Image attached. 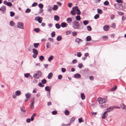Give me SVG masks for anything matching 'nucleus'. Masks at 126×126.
Listing matches in <instances>:
<instances>
[{
  "instance_id": "obj_9",
  "label": "nucleus",
  "mask_w": 126,
  "mask_h": 126,
  "mask_svg": "<svg viewBox=\"0 0 126 126\" xmlns=\"http://www.w3.org/2000/svg\"><path fill=\"white\" fill-rule=\"evenodd\" d=\"M106 111H105L102 116V119H105L107 116L108 114L107 113L108 112Z\"/></svg>"
},
{
  "instance_id": "obj_15",
  "label": "nucleus",
  "mask_w": 126,
  "mask_h": 126,
  "mask_svg": "<svg viewBox=\"0 0 126 126\" xmlns=\"http://www.w3.org/2000/svg\"><path fill=\"white\" fill-rule=\"evenodd\" d=\"M54 18L55 20L56 21H58L59 19V17L57 15H55L54 16Z\"/></svg>"
},
{
  "instance_id": "obj_22",
  "label": "nucleus",
  "mask_w": 126,
  "mask_h": 126,
  "mask_svg": "<svg viewBox=\"0 0 126 126\" xmlns=\"http://www.w3.org/2000/svg\"><path fill=\"white\" fill-rule=\"evenodd\" d=\"M52 73H50L48 75L47 77L49 79H51L52 76Z\"/></svg>"
},
{
  "instance_id": "obj_43",
  "label": "nucleus",
  "mask_w": 126,
  "mask_h": 126,
  "mask_svg": "<svg viewBox=\"0 0 126 126\" xmlns=\"http://www.w3.org/2000/svg\"><path fill=\"white\" fill-rule=\"evenodd\" d=\"M39 60L41 61H42L44 59V57L43 56H41L39 57Z\"/></svg>"
},
{
  "instance_id": "obj_45",
  "label": "nucleus",
  "mask_w": 126,
  "mask_h": 126,
  "mask_svg": "<svg viewBox=\"0 0 126 126\" xmlns=\"http://www.w3.org/2000/svg\"><path fill=\"white\" fill-rule=\"evenodd\" d=\"M15 13L12 11L10 12V16L11 17L15 15Z\"/></svg>"
},
{
  "instance_id": "obj_61",
  "label": "nucleus",
  "mask_w": 126,
  "mask_h": 126,
  "mask_svg": "<svg viewBox=\"0 0 126 126\" xmlns=\"http://www.w3.org/2000/svg\"><path fill=\"white\" fill-rule=\"evenodd\" d=\"M37 5V3L34 2L32 4V6L33 7H34L36 6Z\"/></svg>"
},
{
  "instance_id": "obj_60",
  "label": "nucleus",
  "mask_w": 126,
  "mask_h": 126,
  "mask_svg": "<svg viewBox=\"0 0 126 126\" xmlns=\"http://www.w3.org/2000/svg\"><path fill=\"white\" fill-rule=\"evenodd\" d=\"M77 60H76L74 59L72 61V63L73 64H74L76 63L77 62Z\"/></svg>"
},
{
  "instance_id": "obj_42",
  "label": "nucleus",
  "mask_w": 126,
  "mask_h": 126,
  "mask_svg": "<svg viewBox=\"0 0 126 126\" xmlns=\"http://www.w3.org/2000/svg\"><path fill=\"white\" fill-rule=\"evenodd\" d=\"M10 25L11 26H13L15 25V24L13 21H11L10 22Z\"/></svg>"
},
{
  "instance_id": "obj_5",
  "label": "nucleus",
  "mask_w": 126,
  "mask_h": 126,
  "mask_svg": "<svg viewBox=\"0 0 126 126\" xmlns=\"http://www.w3.org/2000/svg\"><path fill=\"white\" fill-rule=\"evenodd\" d=\"M115 108L119 109L120 108L119 107H116L114 106H112L108 108V109H107V111H107V112H108L110 111H112L114 110V109Z\"/></svg>"
},
{
  "instance_id": "obj_13",
  "label": "nucleus",
  "mask_w": 126,
  "mask_h": 126,
  "mask_svg": "<svg viewBox=\"0 0 126 126\" xmlns=\"http://www.w3.org/2000/svg\"><path fill=\"white\" fill-rule=\"evenodd\" d=\"M66 21L68 23L70 24L72 21V19L71 18H68L67 19Z\"/></svg>"
},
{
  "instance_id": "obj_18",
  "label": "nucleus",
  "mask_w": 126,
  "mask_h": 126,
  "mask_svg": "<svg viewBox=\"0 0 126 126\" xmlns=\"http://www.w3.org/2000/svg\"><path fill=\"white\" fill-rule=\"evenodd\" d=\"M31 95V94L28 93H27L25 95L26 98L28 99L30 98Z\"/></svg>"
},
{
  "instance_id": "obj_19",
  "label": "nucleus",
  "mask_w": 126,
  "mask_h": 126,
  "mask_svg": "<svg viewBox=\"0 0 126 126\" xmlns=\"http://www.w3.org/2000/svg\"><path fill=\"white\" fill-rule=\"evenodd\" d=\"M15 95L16 96H19L21 94V92L19 91H17L15 92Z\"/></svg>"
},
{
  "instance_id": "obj_20",
  "label": "nucleus",
  "mask_w": 126,
  "mask_h": 126,
  "mask_svg": "<svg viewBox=\"0 0 126 126\" xmlns=\"http://www.w3.org/2000/svg\"><path fill=\"white\" fill-rule=\"evenodd\" d=\"M58 8V6L57 5H54L52 8V9L54 10H57Z\"/></svg>"
},
{
  "instance_id": "obj_23",
  "label": "nucleus",
  "mask_w": 126,
  "mask_h": 126,
  "mask_svg": "<svg viewBox=\"0 0 126 126\" xmlns=\"http://www.w3.org/2000/svg\"><path fill=\"white\" fill-rule=\"evenodd\" d=\"M97 11V13L99 14H101L103 13L101 9H98Z\"/></svg>"
},
{
  "instance_id": "obj_33",
  "label": "nucleus",
  "mask_w": 126,
  "mask_h": 126,
  "mask_svg": "<svg viewBox=\"0 0 126 126\" xmlns=\"http://www.w3.org/2000/svg\"><path fill=\"white\" fill-rule=\"evenodd\" d=\"M81 97L82 99L84 100L85 99V96L83 93L81 94Z\"/></svg>"
},
{
  "instance_id": "obj_8",
  "label": "nucleus",
  "mask_w": 126,
  "mask_h": 126,
  "mask_svg": "<svg viewBox=\"0 0 126 126\" xmlns=\"http://www.w3.org/2000/svg\"><path fill=\"white\" fill-rule=\"evenodd\" d=\"M75 11L76 12L77 14L78 15H80L81 14L80 12L79 9H78V7L77 6H75Z\"/></svg>"
},
{
  "instance_id": "obj_37",
  "label": "nucleus",
  "mask_w": 126,
  "mask_h": 126,
  "mask_svg": "<svg viewBox=\"0 0 126 126\" xmlns=\"http://www.w3.org/2000/svg\"><path fill=\"white\" fill-rule=\"evenodd\" d=\"M31 11V10L29 8H27L25 11V13H28L30 12Z\"/></svg>"
},
{
  "instance_id": "obj_38",
  "label": "nucleus",
  "mask_w": 126,
  "mask_h": 126,
  "mask_svg": "<svg viewBox=\"0 0 126 126\" xmlns=\"http://www.w3.org/2000/svg\"><path fill=\"white\" fill-rule=\"evenodd\" d=\"M38 7L41 9H42L43 7V5L42 3H40L38 4Z\"/></svg>"
},
{
  "instance_id": "obj_12",
  "label": "nucleus",
  "mask_w": 126,
  "mask_h": 126,
  "mask_svg": "<svg viewBox=\"0 0 126 126\" xmlns=\"http://www.w3.org/2000/svg\"><path fill=\"white\" fill-rule=\"evenodd\" d=\"M20 109L21 111L23 112H25L26 111V109L23 107H20Z\"/></svg>"
},
{
  "instance_id": "obj_27",
  "label": "nucleus",
  "mask_w": 126,
  "mask_h": 126,
  "mask_svg": "<svg viewBox=\"0 0 126 126\" xmlns=\"http://www.w3.org/2000/svg\"><path fill=\"white\" fill-rule=\"evenodd\" d=\"M62 39V37L60 36H58L57 38V40L58 41H60Z\"/></svg>"
},
{
  "instance_id": "obj_29",
  "label": "nucleus",
  "mask_w": 126,
  "mask_h": 126,
  "mask_svg": "<svg viewBox=\"0 0 126 126\" xmlns=\"http://www.w3.org/2000/svg\"><path fill=\"white\" fill-rule=\"evenodd\" d=\"M86 41H90L91 40V37L90 36H87L86 38Z\"/></svg>"
},
{
  "instance_id": "obj_46",
  "label": "nucleus",
  "mask_w": 126,
  "mask_h": 126,
  "mask_svg": "<svg viewBox=\"0 0 126 126\" xmlns=\"http://www.w3.org/2000/svg\"><path fill=\"white\" fill-rule=\"evenodd\" d=\"M104 4L105 5H109V3L108 1H106L104 2Z\"/></svg>"
},
{
  "instance_id": "obj_34",
  "label": "nucleus",
  "mask_w": 126,
  "mask_h": 126,
  "mask_svg": "<svg viewBox=\"0 0 126 126\" xmlns=\"http://www.w3.org/2000/svg\"><path fill=\"white\" fill-rule=\"evenodd\" d=\"M99 17V15L98 14L94 16V18L95 19H97Z\"/></svg>"
},
{
  "instance_id": "obj_41",
  "label": "nucleus",
  "mask_w": 126,
  "mask_h": 126,
  "mask_svg": "<svg viewBox=\"0 0 126 126\" xmlns=\"http://www.w3.org/2000/svg\"><path fill=\"white\" fill-rule=\"evenodd\" d=\"M75 120V118L74 117H72L70 120V124L72 123L73 122H74V121Z\"/></svg>"
},
{
  "instance_id": "obj_50",
  "label": "nucleus",
  "mask_w": 126,
  "mask_h": 126,
  "mask_svg": "<svg viewBox=\"0 0 126 126\" xmlns=\"http://www.w3.org/2000/svg\"><path fill=\"white\" fill-rule=\"evenodd\" d=\"M38 85L41 87H43L44 86V85L41 83H39L38 84Z\"/></svg>"
},
{
  "instance_id": "obj_39",
  "label": "nucleus",
  "mask_w": 126,
  "mask_h": 126,
  "mask_svg": "<svg viewBox=\"0 0 126 126\" xmlns=\"http://www.w3.org/2000/svg\"><path fill=\"white\" fill-rule=\"evenodd\" d=\"M41 82L43 84H45L47 82V81L46 79H42L41 81Z\"/></svg>"
},
{
  "instance_id": "obj_10",
  "label": "nucleus",
  "mask_w": 126,
  "mask_h": 126,
  "mask_svg": "<svg viewBox=\"0 0 126 126\" xmlns=\"http://www.w3.org/2000/svg\"><path fill=\"white\" fill-rule=\"evenodd\" d=\"M5 7L4 6H2L0 9V10L2 12L4 13L6 11Z\"/></svg>"
},
{
  "instance_id": "obj_53",
  "label": "nucleus",
  "mask_w": 126,
  "mask_h": 126,
  "mask_svg": "<svg viewBox=\"0 0 126 126\" xmlns=\"http://www.w3.org/2000/svg\"><path fill=\"white\" fill-rule=\"evenodd\" d=\"M30 75L29 73L25 74H24V76L25 77L28 78L29 77Z\"/></svg>"
},
{
  "instance_id": "obj_54",
  "label": "nucleus",
  "mask_w": 126,
  "mask_h": 126,
  "mask_svg": "<svg viewBox=\"0 0 126 126\" xmlns=\"http://www.w3.org/2000/svg\"><path fill=\"white\" fill-rule=\"evenodd\" d=\"M121 106L122 107V109H126L125 106L124 104H122V105H121Z\"/></svg>"
},
{
  "instance_id": "obj_2",
  "label": "nucleus",
  "mask_w": 126,
  "mask_h": 126,
  "mask_svg": "<svg viewBox=\"0 0 126 126\" xmlns=\"http://www.w3.org/2000/svg\"><path fill=\"white\" fill-rule=\"evenodd\" d=\"M79 25L78 22L74 21L73 23L72 27L74 29H79Z\"/></svg>"
},
{
  "instance_id": "obj_48",
  "label": "nucleus",
  "mask_w": 126,
  "mask_h": 126,
  "mask_svg": "<svg viewBox=\"0 0 126 126\" xmlns=\"http://www.w3.org/2000/svg\"><path fill=\"white\" fill-rule=\"evenodd\" d=\"M64 113L66 115H68L69 114V111L67 110H66L65 111Z\"/></svg>"
},
{
  "instance_id": "obj_62",
  "label": "nucleus",
  "mask_w": 126,
  "mask_h": 126,
  "mask_svg": "<svg viewBox=\"0 0 126 126\" xmlns=\"http://www.w3.org/2000/svg\"><path fill=\"white\" fill-rule=\"evenodd\" d=\"M52 114L53 115H55L57 113V112L56 111H54L52 112Z\"/></svg>"
},
{
  "instance_id": "obj_31",
  "label": "nucleus",
  "mask_w": 126,
  "mask_h": 126,
  "mask_svg": "<svg viewBox=\"0 0 126 126\" xmlns=\"http://www.w3.org/2000/svg\"><path fill=\"white\" fill-rule=\"evenodd\" d=\"M34 31L38 33L40 32V29L38 28H35L34 29Z\"/></svg>"
},
{
  "instance_id": "obj_28",
  "label": "nucleus",
  "mask_w": 126,
  "mask_h": 126,
  "mask_svg": "<svg viewBox=\"0 0 126 126\" xmlns=\"http://www.w3.org/2000/svg\"><path fill=\"white\" fill-rule=\"evenodd\" d=\"M53 58V56L52 55L48 59V60L49 62L51 61Z\"/></svg>"
},
{
  "instance_id": "obj_30",
  "label": "nucleus",
  "mask_w": 126,
  "mask_h": 126,
  "mask_svg": "<svg viewBox=\"0 0 126 126\" xmlns=\"http://www.w3.org/2000/svg\"><path fill=\"white\" fill-rule=\"evenodd\" d=\"M33 104L34 103H33V102H32L31 103L30 106L32 110H33L34 108Z\"/></svg>"
},
{
  "instance_id": "obj_14",
  "label": "nucleus",
  "mask_w": 126,
  "mask_h": 126,
  "mask_svg": "<svg viewBox=\"0 0 126 126\" xmlns=\"http://www.w3.org/2000/svg\"><path fill=\"white\" fill-rule=\"evenodd\" d=\"M75 41L76 42H77L78 43H79L80 42H82V41L80 39L77 38L76 39Z\"/></svg>"
},
{
  "instance_id": "obj_58",
  "label": "nucleus",
  "mask_w": 126,
  "mask_h": 126,
  "mask_svg": "<svg viewBox=\"0 0 126 126\" xmlns=\"http://www.w3.org/2000/svg\"><path fill=\"white\" fill-rule=\"evenodd\" d=\"M48 40L50 41H51L52 42H53L54 41L53 39L51 38H48Z\"/></svg>"
},
{
  "instance_id": "obj_1",
  "label": "nucleus",
  "mask_w": 126,
  "mask_h": 126,
  "mask_svg": "<svg viewBox=\"0 0 126 126\" xmlns=\"http://www.w3.org/2000/svg\"><path fill=\"white\" fill-rule=\"evenodd\" d=\"M42 74L41 71H38L36 73L33 74V77L35 79H38L41 77Z\"/></svg>"
},
{
  "instance_id": "obj_17",
  "label": "nucleus",
  "mask_w": 126,
  "mask_h": 126,
  "mask_svg": "<svg viewBox=\"0 0 126 126\" xmlns=\"http://www.w3.org/2000/svg\"><path fill=\"white\" fill-rule=\"evenodd\" d=\"M52 7L51 6L49 5L48 6L47 10L48 11L51 12L52 11Z\"/></svg>"
},
{
  "instance_id": "obj_16",
  "label": "nucleus",
  "mask_w": 126,
  "mask_h": 126,
  "mask_svg": "<svg viewBox=\"0 0 126 126\" xmlns=\"http://www.w3.org/2000/svg\"><path fill=\"white\" fill-rule=\"evenodd\" d=\"M80 75L79 74L77 73L74 75V77L75 78H79L80 77Z\"/></svg>"
},
{
  "instance_id": "obj_59",
  "label": "nucleus",
  "mask_w": 126,
  "mask_h": 126,
  "mask_svg": "<svg viewBox=\"0 0 126 126\" xmlns=\"http://www.w3.org/2000/svg\"><path fill=\"white\" fill-rule=\"evenodd\" d=\"M62 76L61 75H59L58 77V79H62Z\"/></svg>"
},
{
  "instance_id": "obj_64",
  "label": "nucleus",
  "mask_w": 126,
  "mask_h": 126,
  "mask_svg": "<svg viewBox=\"0 0 126 126\" xmlns=\"http://www.w3.org/2000/svg\"><path fill=\"white\" fill-rule=\"evenodd\" d=\"M66 70L64 68H62V71L63 72H64L66 71Z\"/></svg>"
},
{
  "instance_id": "obj_25",
  "label": "nucleus",
  "mask_w": 126,
  "mask_h": 126,
  "mask_svg": "<svg viewBox=\"0 0 126 126\" xmlns=\"http://www.w3.org/2000/svg\"><path fill=\"white\" fill-rule=\"evenodd\" d=\"M33 50V52L35 54H38V52L37 50L35 49H32Z\"/></svg>"
},
{
  "instance_id": "obj_55",
  "label": "nucleus",
  "mask_w": 126,
  "mask_h": 126,
  "mask_svg": "<svg viewBox=\"0 0 126 126\" xmlns=\"http://www.w3.org/2000/svg\"><path fill=\"white\" fill-rule=\"evenodd\" d=\"M51 36L52 37H54L55 35V33L54 32H53L52 33H51Z\"/></svg>"
},
{
  "instance_id": "obj_32",
  "label": "nucleus",
  "mask_w": 126,
  "mask_h": 126,
  "mask_svg": "<svg viewBox=\"0 0 126 126\" xmlns=\"http://www.w3.org/2000/svg\"><path fill=\"white\" fill-rule=\"evenodd\" d=\"M84 24L85 25H86L89 23V21L88 20H84L83 21Z\"/></svg>"
},
{
  "instance_id": "obj_24",
  "label": "nucleus",
  "mask_w": 126,
  "mask_h": 126,
  "mask_svg": "<svg viewBox=\"0 0 126 126\" xmlns=\"http://www.w3.org/2000/svg\"><path fill=\"white\" fill-rule=\"evenodd\" d=\"M45 90L47 91H50V89L48 86H47L45 87Z\"/></svg>"
},
{
  "instance_id": "obj_47",
  "label": "nucleus",
  "mask_w": 126,
  "mask_h": 126,
  "mask_svg": "<svg viewBox=\"0 0 126 126\" xmlns=\"http://www.w3.org/2000/svg\"><path fill=\"white\" fill-rule=\"evenodd\" d=\"M82 55V54L80 52H78L77 53V56L78 57H80Z\"/></svg>"
},
{
  "instance_id": "obj_7",
  "label": "nucleus",
  "mask_w": 126,
  "mask_h": 126,
  "mask_svg": "<svg viewBox=\"0 0 126 126\" xmlns=\"http://www.w3.org/2000/svg\"><path fill=\"white\" fill-rule=\"evenodd\" d=\"M72 10L70 12L71 14L73 15H76V13L75 12V7H73L72 8Z\"/></svg>"
},
{
  "instance_id": "obj_11",
  "label": "nucleus",
  "mask_w": 126,
  "mask_h": 126,
  "mask_svg": "<svg viewBox=\"0 0 126 126\" xmlns=\"http://www.w3.org/2000/svg\"><path fill=\"white\" fill-rule=\"evenodd\" d=\"M109 29V26L108 25L104 26L103 27L104 30L105 31H108Z\"/></svg>"
},
{
  "instance_id": "obj_26",
  "label": "nucleus",
  "mask_w": 126,
  "mask_h": 126,
  "mask_svg": "<svg viewBox=\"0 0 126 126\" xmlns=\"http://www.w3.org/2000/svg\"><path fill=\"white\" fill-rule=\"evenodd\" d=\"M66 23L65 22H63L61 23V26L63 28L65 27L66 26Z\"/></svg>"
},
{
  "instance_id": "obj_56",
  "label": "nucleus",
  "mask_w": 126,
  "mask_h": 126,
  "mask_svg": "<svg viewBox=\"0 0 126 126\" xmlns=\"http://www.w3.org/2000/svg\"><path fill=\"white\" fill-rule=\"evenodd\" d=\"M72 33V35L74 36H76L77 35V33L75 32H73Z\"/></svg>"
},
{
  "instance_id": "obj_57",
  "label": "nucleus",
  "mask_w": 126,
  "mask_h": 126,
  "mask_svg": "<svg viewBox=\"0 0 126 126\" xmlns=\"http://www.w3.org/2000/svg\"><path fill=\"white\" fill-rule=\"evenodd\" d=\"M118 14L119 15H124V13L122 12H118Z\"/></svg>"
},
{
  "instance_id": "obj_4",
  "label": "nucleus",
  "mask_w": 126,
  "mask_h": 126,
  "mask_svg": "<svg viewBox=\"0 0 126 126\" xmlns=\"http://www.w3.org/2000/svg\"><path fill=\"white\" fill-rule=\"evenodd\" d=\"M17 27L20 29H24V24L22 22H18L17 23Z\"/></svg>"
},
{
  "instance_id": "obj_52",
  "label": "nucleus",
  "mask_w": 126,
  "mask_h": 126,
  "mask_svg": "<svg viewBox=\"0 0 126 126\" xmlns=\"http://www.w3.org/2000/svg\"><path fill=\"white\" fill-rule=\"evenodd\" d=\"M82 118L81 117L79 118L78 119L79 122V123H81L82 122H83V121L82 119Z\"/></svg>"
},
{
  "instance_id": "obj_3",
  "label": "nucleus",
  "mask_w": 126,
  "mask_h": 126,
  "mask_svg": "<svg viewBox=\"0 0 126 126\" xmlns=\"http://www.w3.org/2000/svg\"><path fill=\"white\" fill-rule=\"evenodd\" d=\"M98 101L99 103L102 104L104 103H105L107 101L106 99L101 97H99L98 99Z\"/></svg>"
},
{
  "instance_id": "obj_36",
  "label": "nucleus",
  "mask_w": 126,
  "mask_h": 126,
  "mask_svg": "<svg viewBox=\"0 0 126 126\" xmlns=\"http://www.w3.org/2000/svg\"><path fill=\"white\" fill-rule=\"evenodd\" d=\"M76 19L77 20L79 21L80 19V16L78 15L76 16Z\"/></svg>"
},
{
  "instance_id": "obj_21",
  "label": "nucleus",
  "mask_w": 126,
  "mask_h": 126,
  "mask_svg": "<svg viewBox=\"0 0 126 126\" xmlns=\"http://www.w3.org/2000/svg\"><path fill=\"white\" fill-rule=\"evenodd\" d=\"M51 46L50 43L49 42H47L46 44V47L47 48H49Z\"/></svg>"
},
{
  "instance_id": "obj_49",
  "label": "nucleus",
  "mask_w": 126,
  "mask_h": 126,
  "mask_svg": "<svg viewBox=\"0 0 126 126\" xmlns=\"http://www.w3.org/2000/svg\"><path fill=\"white\" fill-rule=\"evenodd\" d=\"M87 30L89 31H90L92 30V28L90 26H87Z\"/></svg>"
},
{
  "instance_id": "obj_44",
  "label": "nucleus",
  "mask_w": 126,
  "mask_h": 126,
  "mask_svg": "<svg viewBox=\"0 0 126 126\" xmlns=\"http://www.w3.org/2000/svg\"><path fill=\"white\" fill-rule=\"evenodd\" d=\"M117 88L116 86H115L114 87H113L112 89H111V90L112 91H113L115 90Z\"/></svg>"
},
{
  "instance_id": "obj_40",
  "label": "nucleus",
  "mask_w": 126,
  "mask_h": 126,
  "mask_svg": "<svg viewBox=\"0 0 126 126\" xmlns=\"http://www.w3.org/2000/svg\"><path fill=\"white\" fill-rule=\"evenodd\" d=\"M34 47L36 48H37L39 45V43H34L33 44Z\"/></svg>"
},
{
  "instance_id": "obj_6",
  "label": "nucleus",
  "mask_w": 126,
  "mask_h": 126,
  "mask_svg": "<svg viewBox=\"0 0 126 126\" xmlns=\"http://www.w3.org/2000/svg\"><path fill=\"white\" fill-rule=\"evenodd\" d=\"M35 20L36 21H38L39 23H41L42 22V18L39 16H37L35 18Z\"/></svg>"
},
{
  "instance_id": "obj_35",
  "label": "nucleus",
  "mask_w": 126,
  "mask_h": 126,
  "mask_svg": "<svg viewBox=\"0 0 126 126\" xmlns=\"http://www.w3.org/2000/svg\"><path fill=\"white\" fill-rule=\"evenodd\" d=\"M57 29H59L60 28V26L58 23H57L55 25Z\"/></svg>"
},
{
  "instance_id": "obj_63",
  "label": "nucleus",
  "mask_w": 126,
  "mask_h": 126,
  "mask_svg": "<svg viewBox=\"0 0 126 126\" xmlns=\"http://www.w3.org/2000/svg\"><path fill=\"white\" fill-rule=\"evenodd\" d=\"M37 54H34L32 55V57L34 58H36L37 57Z\"/></svg>"
},
{
  "instance_id": "obj_51",
  "label": "nucleus",
  "mask_w": 126,
  "mask_h": 126,
  "mask_svg": "<svg viewBox=\"0 0 126 126\" xmlns=\"http://www.w3.org/2000/svg\"><path fill=\"white\" fill-rule=\"evenodd\" d=\"M83 66V65L81 63H79L78 65V66L79 68H81Z\"/></svg>"
}]
</instances>
